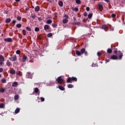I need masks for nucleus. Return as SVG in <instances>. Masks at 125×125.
<instances>
[{
	"mask_svg": "<svg viewBox=\"0 0 125 125\" xmlns=\"http://www.w3.org/2000/svg\"><path fill=\"white\" fill-rule=\"evenodd\" d=\"M22 33H23V36H26V30L25 29L22 30Z\"/></svg>",
	"mask_w": 125,
	"mask_h": 125,
	"instance_id": "40",
	"label": "nucleus"
},
{
	"mask_svg": "<svg viewBox=\"0 0 125 125\" xmlns=\"http://www.w3.org/2000/svg\"><path fill=\"white\" fill-rule=\"evenodd\" d=\"M16 54H20L21 53V51L20 50H17L16 52Z\"/></svg>",
	"mask_w": 125,
	"mask_h": 125,
	"instance_id": "43",
	"label": "nucleus"
},
{
	"mask_svg": "<svg viewBox=\"0 0 125 125\" xmlns=\"http://www.w3.org/2000/svg\"><path fill=\"white\" fill-rule=\"evenodd\" d=\"M97 55H98V56H101V53H100V52H98L97 53Z\"/></svg>",
	"mask_w": 125,
	"mask_h": 125,
	"instance_id": "52",
	"label": "nucleus"
},
{
	"mask_svg": "<svg viewBox=\"0 0 125 125\" xmlns=\"http://www.w3.org/2000/svg\"><path fill=\"white\" fill-rule=\"evenodd\" d=\"M0 61L1 62H3V61H4V58L1 55H0Z\"/></svg>",
	"mask_w": 125,
	"mask_h": 125,
	"instance_id": "18",
	"label": "nucleus"
},
{
	"mask_svg": "<svg viewBox=\"0 0 125 125\" xmlns=\"http://www.w3.org/2000/svg\"><path fill=\"white\" fill-rule=\"evenodd\" d=\"M4 91H5V89L1 87L0 88V92H1V93L4 92Z\"/></svg>",
	"mask_w": 125,
	"mask_h": 125,
	"instance_id": "29",
	"label": "nucleus"
},
{
	"mask_svg": "<svg viewBox=\"0 0 125 125\" xmlns=\"http://www.w3.org/2000/svg\"><path fill=\"white\" fill-rule=\"evenodd\" d=\"M20 112V108H17L15 111V114H18V113H19Z\"/></svg>",
	"mask_w": 125,
	"mask_h": 125,
	"instance_id": "25",
	"label": "nucleus"
},
{
	"mask_svg": "<svg viewBox=\"0 0 125 125\" xmlns=\"http://www.w3.org/2000/svg\"><path fill=\"white\" fill-rule=\"evenodd\" d=\"M1 83H6V79H5V78L2 79Z\"/></svg>",
	"mask_w": 125,
	"mask_h": 125,
	"instance_id": "24",
	"label": "nucleus"
},
{
	"mask_svg": "<svg viewBox=\"0 0 125 125\" xmlns=\"http://www.w3.org/2000/svg\"><path fill=\"white\" fill-rule=\"evenodd\" d=\"M62 77L60 76L59 77L57 78V79H56V81L58 82V83L59 84H61V83H63V79L61 78Z\"/></svg>",
	"mask_w": 125,
	"mask_h": 125,
	"instance_id": "4",
	"label": "nucleus"
},
{
	"mask_svg": "<svg viewBox=\"0 0 125 125\" xmlns=\"http://www.w3.org/2000/svg\"><path fill=\"white\" fill-rule=\"evenodd\" d=\"M81 0H76V3L77 4H81Z\"/></svg>",
	"mask_w": 125,
	"mask_h": 125,
	"instance_id": "39",
	"label": "nucleus"
},
{
	"mask_svg": "<svg viewBox=\"0 0 125 125\" xmlns=\"http://www.w3.org/2000/svg\"><path fill=\"white\" fill-rule=\"evenodd\" d=\"M68 19H64L62 20V23L63 24H66L67 23H68Z\"/></svg>",
	"mask_w": 125,
	"mask_h": 125,
	"instance_id": "16",
	"label": "nucleus"
},
{
	"mask_svg": "<svg viewBox=\"0 0 125 125\" xmlns=\"http://www.w3.org/2000/svg\"><path fill=\"white\" fill-rule=\"evenodd\" d=\"M1 75L0 74V78Z\"/></svg>",
	"mask_w": 125,
	"mask_h": 125,
	"instance_id": "64",
	"label": "nucleus"
},
{
	"mask_svg": "<svg viewBox=\"0 0 125 125\" xmlns=\"http://www.w3.org/2000/svg\"><path fill=\"white\" fill-rule=\"evenodd\" d=\"M21 74V71H17L16 72V74L18 75V76H20V75Z\"/></svg>",
	"mask_w": 125,
	"mask_h": 125,
	"instance_id": "45",
	"label": "nucleus"
},
{
	"mask_svg": "<svg viewBox=\"0 0 125 125\" xmlns=\"http://www.w3.org/2000/svg\"><path fill=\"white\" fill-rule=\"evenodd\" d=\"M94 0V1H96V0Z\"/></svg>",
	"mask_w": 125,
	"mask_h": 125,
	"instance_id": "63",
	"label": "nucleus"
},
{
	"mask_svg": "<svg viewBox=\"0 0 125 125\" xmlns=\"http://www.w3.org/2000/svg\"><path fill=\"white\" fill-rule=\"evenodd\" d=\"M74 24H75V25H80V24H81V22H74Z\"/></svg>",
	"mask_w": 125,
	"mask_h": 125,
	"instance_id": "46",
	"label": "nucleus"
},
{
	"mask_svg": "<svg viewBox=\"0 0 125 125\" xmlns=\"http://www.w3.org/2000/svg\"><path fill=\"white\" fill-rule=\"evenodd\" d=\"M18 99H19V95H15L14 96V100H18Z\"/></svg>",
	"mask_w": 125,
	"mask_h": 125,
	"instance_id": "23",
	"label": "nucleus"
},
{
	"mask_svg": "<svg viewBox=\"0 0 125 125\" xmlns=\"http://www.w3.org/2000/svg\"><path fill=\"white\" fill-rule=\"evenodd\" d=\"M27 58H28V57H27V56H26L25 55H23L22 58V62H26V61L27 60Z\"/></svg>",
	"mask_w": 125,
	"mask_h": 125,
	"instance_id": "11",
	"label": "nucleus"
},
{
	"mask_svg": "<svg viewBox=\"0 0 125 125\" xmlns=\"http://www.w3.org/2000/svg\"><path fill=\"white\" fill-rule=\"evenodd\" d=\"M76 55L78 56H81V55H83V54H84L85 56H87V51H85V49L84 48H82L80 50V51L79 50H76L75 51Z\"/></svg>",
	"mask_w": 125,
	"mask_h": 125,
	"instance_id": "1",
	"label": "nucleus"
},
{
	"mask_svg": "<svg viewBox=\"0 0 125 125\" xmlns=\"http://www.w3.org/2000/svg\"><path fill=\"white\" fill-rule=\"evenodd\" d=\"M107 53H112V49L108 48L107 50Z\"/></svg>",
	"mask_w": 125,
	"mask_h": 125,
	"instance_id": "30",
	"label": "nucleus"
},
{
	"mask_svg": "<svg viewBox=\"0 0 125 125\" xmlns=\"http://www.w3.org/2000/svg\"><path fill=\"white\" fill-rule=\"evenodd\" d=\"M35 32H40V28L37 27L35 28Z\"/></svg>",
	"mask_w": 125,
	"mask_h": 125,
	"instance_id": "37",
	"label": "nucleus"
},
{
	"mask_svg": "<svg viewBox=\"0 0 125 125\" xmlns=\"http://www.w3.org/2000/svg\"><path fill=\"white\" fill-rule=\"evenodd\" d=\"M26 10H27V11H29V9H30V8H28V7H27V8H26Z\"/></svg>",
	"mask_w": 125,
	"mask_h": 125,
	"instance_id": "59",
	"label": "nucleus"
},
{
	"mask_svg": "<svg viewBox=\"0 0 125 125\" xmlns=\"http://www.w3.org/2000/svg\"><path fill=\"white\" fill-rule=\"evenodd\" d=\"M111 17H112V18H115V17H116V15L114 13L112 14Z\"/></svg>",
	"mask_w": 125,
	"mask_h": 125,
	"instance_id": "47",
	"label": "nucleus"
},
{
	"mask_svg": "<svg viewBox=\"0 0 125 125\" xmlns=\"http://www.w3.org/2000/svg\"><path fill=\"white\" fill-rule=\"evenodd\" d=\"M102 28L104 29V30H107L108 29V26H107L106 25H103L102 26Z\"/></svg>",
	"mask_w": 125,
	"mask_h": 125,
	"instance_id": "17",
	"label": "nucleus"
},
{
	"mask_svg": "<svg viewBox=\"0 0 125 125\" xmlns=\"http://www.w3.org/2000/svg\"><path fill=\"white\" fill-rule=\"evenodd\" d=\"M12 23V24H14V25H15V23H16V21H13Z\"/></svg>",
	"mask_w": 125,
	"mask_h": 125,
	"instance_id": "56",
	"label": "nucleus"
},
{
	"mask_svg": "<svg viewBox=\"0 0 125 125\" xmlns=\"http://www.w3.org/2000/svg\"><path fill=\"white\" fill-rule=\"evenodd\" d=\"M35 12H38L41 9V7L39 6H37L34 8Z\"/></svg>",
	"mask_w": 125,
	"mask_h": 125,
	"instance_id": "12",
	"label": "nucleus"
},
{
	"mask_svg": "<svg viewBox=\"0 0 125 125\" xmlns=\"http://www.w3.org/2000/svg\"><path fill=\"white\" fill-rule=\"evenodd\" d=\"M39 88L38 87H36L34 89V92H35V93L37 94V93H39Z\"/></svg>",
	"mask_w": 125,
	"mask_h": 125,
	"instance_id": "26",
	"label": "nucleus"
},
{
	"mask_svg": "<svg viewBox=\"0 0 125 125\" xmlns=\"http://www.w3.org/2000/svg\"><path fill=\"white\" fill-rule=\"evenodd\" d=\"M47 38H51V37H52V33H48L47 35Z\"/></svg>",
	"mask_w": 125,
	"mask_h": 125,
	"instance_id": "32",
	"label": "nucleus"
},
{
	"mask_svg": "<svg viewBox=\"0 0 125 125\" xmlns=\"http://www.w3.org/2000/svg\"><path fill=\"white\" fill-rule=\"evenodd\" d=\"M58 26L57 24L54 23H53L52 24V26L53 27V28H56V27Z\"/></svg>",
	"mask_w": 125,
	"mask_h": 125,
	"instance_id": "35",
	"label": "nucleus"
},
{
	"mask_svg": "<svg viewBox=\"0 0 125 125\" xmlns=\"http://www.w3.org/2000/svg\"><path fill=\"white\" fill-rule=\"evenodd\" d=\"M108 62H110V59H109L106 60V63H107Z\"/></svg>",
	"mask_w": 125,
	"mask_h": 125,
	"instance_id": "58",
	"label": "nucleus"
},
{
	"mask_svg": "<svg viewBox=\"0 0 125 125\" xmlns=\"http://www.w3.org/2000/svg\"><path fill=\"white\" fill-rule=\"evenodd\" d=\"M2 72H3V69L2 68H0V73H2Z\"/></svg>",
	"mask_w": 125,
	"mask_h": 125,
	"instance_id": "53",
	"label": "nucleus"
},
{
	"mask_svg": "<svg viewBox=\"0 0 125 125\" xmlns=\"http://www.w3.org/2000/svg\"><path fill=\"white\" fill-rule=\"evenodd\" d=\"M83 21L84 22H85V21H86L85 19H84L83 20Z\"/></svg>",
	"mask_w": 125,
	"mask_h": 125,
	"instance_id": "62",
	"label": "nucleus"
},
{
	"mask_svg": "<svg viewBox=\"0 0 125 125\" xmlns=\"http://www.w3.org/2000/svg\"><path fill=\"white\" fill-rule=\"evenodd\" d=\"M89 9H90V8H89V7H87L86 8V10L87 11H89Z\"/></svg>",
	"mask_w": 125,
	"mask_h": 125,
	"instance_id": "55",
	"label": "nucleus"
},
{
	"mask_svg": "<svg viewBox=\"0 0 125 125\" xmlns=\"http://www.w3.org/2000/svg\"><path fill=\"white\" fill-rule=\"evenodd\" d=\"M17 28H21L22 27V25L20 23H18V24L16 25Z\"/></svg>",
	"mask_w": 125,
	"mask_h": 125,
	"instance_id": "33",
	"label": "nucleus"
},
{
	"mask_svg": "<svg viewBox=\"0 0 125 125\" xmlns=\"http://www.w3.org/2000/svg\"><path fill=\"white\" fill-rule=\"evenodd\" d=\"M10 74L11 75H15V70L12 68V69L10 70Z\"/></svg>",
	"mask_w": 125,
	"mask_h": 125,
	"instance_id": "21",
	"label": "nucleus"
},
{
	"mask_svg": "<svg viewBox=\"0 0 125 125\" xmlns=\"http://www.w3.org/2000/svg\"><path fill=\"white\" fill-rule=\"evenodd\" d=\"M83 16H84L85 17H86V16H87V13L86 12H85L84 13Z\"/></svg>",
	"mask_w": 125,
	"mask_h": 125,
	"instance_id": "48",
	"label": "nucleus"
},
{
	"mask_svg": "<svg viewBox=\"0 0 125 125\" xmlns=\"http://www.w3.org/2000/svg\"><path fill=\"white\" fill-rule=\"evenodd\" d=\"M6 65L8 66V67H11L12 66V63L9 61H7V62H6Z\"/></svg>",
	"mask_w": 125,
	"mask_h": 125,
	"instance_id": "13",
	"label": "nucleus"
},
{
	"mask_svg": "<svg viewBox=\"0 0 125 125\" xmlns=\"http://www.w3.org/2000/svg\"><path fill=\"white\" fill-rule=\"evenodd\" d=\"M21 19H22V18L19 16L17 17V20H18V21H21Z\"/></svg>",
	"mask_w": 125,
	"mask_h": 125,
	"instance_id": "31",
	"label": "nucleus"
},
{
	"mask_svg": "<svg viewBox=\"0 0 125 125\" xmlns=\"http://www.w3.org/2000/svg\"><path fill=\"white\" fill-rule=\"evenodd\" d=\"M42 18L40 17L38 18V21L41 22V21H42Z\"/></svg>",
	"mask_w": 125,
	"mask_h": 125,
	"instance_id": "51",
	"label": "nucleus"
},
{
	"mask_svg": "<svg viewBox=\"0 0 125 125\" xmlns=\"http://www.w3.org/2000/svg\"><path fill=\"white\" fill-rule=\"evenodd\" d=\"M26 29L27 31H28L29 32H31V31H32V29H31V28H30L29 26L26 27Z\"/></svg>",
	"mask_w": 125,
	"mask_h": 125,
	"instance_id": "42",
	"label": "nucleus"
},
{
	"mask_svg": "<svg viewBox=\"0 0 125 125\" xmlns=\"http://www.w3.org/2000/svg\"><path fill=\"white\" fill-rule=\"evenodd\" d=\"M59 88L60 90L64 91L65 90V88L62 85H59Z\"/></svg>",
	"mask_w": 125,
	"mask_h": 125,
	"instance_id": "22",
	"label": "nucleus"
},
{
	"mask_svg": "<svg viewBox=\"0 0 125 125\" xmlns=\"http://www.w3.org/2000/svg\"><path fill=\"white\" fill-rule=\"evenodd\" d=\"M110 59H112V60H118L119 58H118V57L117 56L113 55H111Z\"/></svg>",
	"mask_w": 125,
	"mask_h": 125,
	"instance_id": "7",
	"label": "nucleus"
},
{
	"mask_svg": "<svg viewBox=\"0 0 125 125\" xmlns=\"http://www.w3.org/2000/svg\"><path fill=\"white\" fill-rule=\"evenodd\" d=\"M2 64H3L2 62L0 61V65H2Z\"/></svg>",
	"mask_w": 125,
	"mask_h": 125,
	"instance_id": "61",
	"label": "nucleus"
},
{
	"mask_svg": "<svg viewBox=\"0 0 125 125\" xmlns=\"http://www.w3.org/2000/svg\"><path fill=\"white\" fill-rule=\"evenodd\" d=\"M26 78H27V79H32L33 78V75H32V74L30 72H28L26 73Z\"/></svg>",
	"mask_w": 125,
	"mask_h": 125,
	"instance_id": "5",
	"label": "nucleus"
},
{
	"mask_svg": "<svg viewBox=\"0 0 125 125\" xmlns=\"http://www.w3.org/2000/svg\"><path fill=\"white\" fill-rule=\"evenodd\" d=\"M63 17L65 18V19H69V16L66 14L64 15Z\"/></svg>",
	"mask_w": 125,
	"mask_h": 125,
	"instance_id": "38",
	"label": "nucleus"
},
{
	"mask_svg": "<svg viewBox=\"0 0 125 125\" xmlns=\"http://www.w3.org/2000/svg\"><path fill=\"white\" fill-rule=\"evenodd\" d=\"M77 81L78 79L75 77H68L67 80V83H72V82H77Z\"/></svg>",
	"mask_w": 125,
	"mask_h": 125,
	"instance_id": "2",
	"label": "nucleus"
},
{
	"mask_svg": "<svg viewBox=\"0 0 125 125\" xmlns=\"http://www.w3.org/2000/svg\"><path fill=\"white\" fill-rule=\"evenodd\" d=\"M15 1H16V2H19V1H20V0H15Z\"/></svg>",
	"mask_w": 125,
	"mask_h": 125,
	"instance_id": "60",
	"label": "nucleus"
},
{
	"mask_svg": "<svg viewBox=\"0 0 125 125\" xmlns=\"http://www.w3.org/2000/svg\"><path fill=\"white\" fill-rule=\"evenodd\" d=\"M67 87H68V88H73V84H68V85H67Z\"/></svg>",
	"mask_w": 125,
	"mask_h": 125,
	"instance_id": "41",
	"label": "nucleus"
},
{
	"mask_svg": "<svg viewBox=\"0 0 125 125\" xmlns=\"http://www.w3.org/2000/svg\"><path fill=\"white\" fill-rule=\"evenodd\" d=\"M41 100L42 102H44V98L41 97Z\"/></svg>",
	"mask_w": 125,
	"mask_h": 125,
	"instance_id": "49",
	"label": "nucleus"
},
{
	"mask_svg": "<svg viewBox=\"0 0 125 125\" xmlns=\"http://www.w3.org/2000/svg\"><path fill=\"white\" fill-rule=\"evenodd\" d=\"M71 9L72 10H73V11H76V12L79 11V8L78 7H76V8L72 7Z\"/></svg>",
	"mask_w": 125,
	"mask_h": 125,
	"instance_id": "19",
	"label": "nucleus"
},
{
	"mask_svg": "<svg viewBox=\"0 0 125 125\" xmlns=\"http://www.w3.org/2000/svg\"><path fill=\"white\" fill-rule=\"evenodd\" d=\"M17 85H18V83L16 82H14L12 85L14 87H16Z\"/></svg>",
	"mask_w": 125,
	"mask_h": 125,
	"instance_id": "20",
	"label": "nucleus"
},
{
	"mask_svg": "<svg viewBox=\"0 0 125 125\" xmlns=\"http://www.w3.org/2000/svg\"><path fill=\"white\" fill-rule=\"evenodd\" d=\"M104 0V1L107 2V3H109V2H110V0Z\"/></svg>",
	"mask_w": 125,
	"mask_h": 125,
	"instance_id": "57",
	"label": "nucleus"
},
{
	"mask_svg": "<svg viewBox=\"0 0 125 125\" xmlns=\"http://www.w3.org/2000/svg\"><path fill=\"white\" fill-rule=\"evenodd\" d=\"M52 23V21L51 20H48L46 21V24H49V25H50Z\"/></svg>",
	"mask_w": 125,
	"mask_h": 125,
	"instance_id": "15",
	"label": "nucleus"
},
{
	"mask_svg": "<svg viewBox=\"0 0 125 125\" xmlns=\"http://www.w3.org/2000/svg\"><path fill=\"white\" fill-rule=\"evenodd\" d=\"M0 108H4V104H0Z\"/></svg>",
	"mask_w": 125,
	"mask_h": 125,
	"instance_id": "44",
	"label": "nucleus"
},
{
	"mask_svg": "<svg viewBox=\"0 0 125 125\" xmlns=\"http://www.w3.org/2000/svg\"><path fill=\"white\" fill-rule=\"evenodd\" d=\"M76 20H77V18H76V17H74L73 18L74 23H75V22H76Z\"/></svg>",
	"mask_w": 125,
	"mask_h": 125,
	"instance_id": "54",
	"label": "nucleus"
},
{
	"mask_svg": "<svg viewBox=\"0 0 125 125\" xmlns=\"http://www.w3.org/2000/svg\"><path fill=\"white\" fill-rule=\"evenodd\" d=\"M9 59L10 61H16V60H17V56L16 55H11V57H10Z\"/></svg>",
	"mask_w": 125,
	"mask_h": 125,
	"instance_id": "3",
	"label": "nucleus"
},
{
	"mask_svg": "<svg viewBox=\"0 0 125 125\" xmlns=\"http://www.w3.org/2000/svg\"><path fill=\"white\" fill-rule=\"evenodd\" d=\"M31 18H32V19H36V17H37V15H36V14H31Z\"/></svg>",
	"mask_w": 125,
	"mask_h": 125,
	"instance_id": "27",
	"label": "nucleus"
},
{
	"mask_svg": "<svg viewBox=\"0 0 125 125\" xmlns=\"http://www.w3.org/2000/svg\"><path fill=\"white\" fill-rule=\"evenodd\" d=\"M4 41L6 42H12V39L10 38H5L4 39Z\"/></svg>",
	"mask_w": 125,
	"mask_h": 125,
	"instance_id": "8",
	"label": "nucleus"
},
{
	"mask_svg": "<svg viewBox=\"0 0 125 125\" xmlns=\"http://www.w3.org/2000/svg\"><path fill=\"white\" fill-rule=\"evenodd\" d=\"M98 9H99V10L101 12L102 11L103 9V5H102V4H100V3H98Z\"/></svg>",
	"mask_w": 125,
	"mask_h": 125,
	"instance_id": "6",
	"label": "nucleus"
},
{
	"mask_svg": "<svg viewBox=\"0 0 125 125\" xmlns=\"http://www.w3.org/2000/svg\"><path fill=\"white\" fill-rule=\"evenodd\" d=\"M11 19L10 18H7L5 21V23H10Z\"/></svg>",
	"mask_w": 125,
	"mask_h": 125,
	"instance_id": "14",
	"label": "nucleus"
},
{
	"mask_svg": "<svg viewBox=\"0 0 125 125\" xmlns=\"http://www.w3.org/2000/svg\"><path fill=\"white\" fill-rule=\"evenodd\" d=\"M113 51H114V54H117V53H118V49L116 48H114Z\"/></svg>",
	"mask_w": 125,
	"mask_h": 125,
	"instance_id": "34",
	"label": "nucleus"
},
{
	"mask_svg": "<svg viewBox=\"0 0 125 125\" xmlns=\"http://www.w3.org/2000/svg\"><path fill=\"white\" fill-rule=\"evenodd\" d=\"M50 29V26L47 24H45L44 26V31H47V30H49Z\"/></svg>",
	"mask_w": 125,
	"mask_h": 125,
	"instance_id": "10",
	"label": "nucleus"
},
{
	"mask_svg": "<svg viewBox=\"0 0 125 125\" xmlns=\"http://www.w3.org/2000/svg\"><path fill=\"white\" fill-rule=\"evenodd\" d=\"M92 17V13H90L88 15V18H89V19H91Z\"/></svg>",
	"mask_w": 125,
	"mask_h": 125,
	"instance_id": "36",
	"label": "nucleus"
},
{
	"mask_svg": "<svg viewBox=\"0 0 125 125\" xmlns=\"http://www.w3.org/2000/svg\"><path fill=\"white\" fill-rule=\"evenodd\" d=\"M58 3L59 5H60L61 7H62V6H63V2L62 1H59Z\"/></svg>",
	"mask_w": 125,
	"mask_h": 125,
	"instance_id": "28",
	"label": "nucleus"
},
{
	"mask_svg": "<svg viewBox=\"0 0 125 125\" xmlns=\"http://www.w3.org/2000/svg\"><path fill=\"white\" fill-rule=\"evenodd\" d=\"M118 54H119V60H121V59H122L123 55V52H122V51H118Z\"/></svg>",
	"mask_w": 125,
	"mask_h": 125,
	"instance_id": "9",
	"label": "nucleus"
},
{
	"mask_svg": "<svg viewBox=\"0 0 125 125\" xmlns=\"http://www.w3.org/2000/svg\"><path fill=\"white\" fill-rule=\"evenodd\" d=\"M3 13H4V14H8V11L5 10V11H4L3 12Z\"/></svg>",
	"mask_w": 125,
	"mask_h": 125,
	"instance_id": "50",
	"label": "nucleus"
}]
</instances>
